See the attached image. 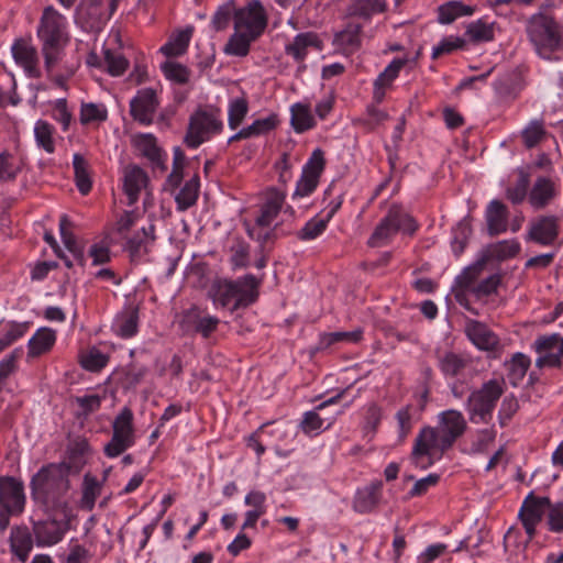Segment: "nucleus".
<instances>
[{
	"mask_svg": "<svg viewBox=\"0 0 563 563\" xmlns=\"http://www.w3.org/2000/svg\"><path fill=\"white\" fill-rule=\"evenodd\" d=\"M340 208V202L334 205L324 218L314 217L310 219L301 230L297 232V238L301 241H311L320 236L327 229L329 221Z\"/></svg>",
	"mask_w": 563,
	"mask_h": 563,
	"instance_id": "30",
	"label": "nucleus"
},
{
	"mask_svg": "<svg viewBox=\"0 0 563 563\" xmlns=\"http://www.w3.org/2000/svg\"><path fill=\"white\" fill-rule=\"evenodd\" d=\"M199 195V179L197 177L191 178L186 181L184 187L178 191L175 196V201L177 203V209L179 211H186L190 207H192Z\"/></svg>",
	"mask_w": 563,
	"mask_h": 563,
	"instance_id": "46",
	"label": "nucleus"
},
{
	"mask_svg": "<svg viewBox=\"0 0 563 563\" xmlns=\"http://www.w3.org/2000/svg\"><path fill=\"white\" fill-rule=\"evenodd\" d=\"M62 515V519L52 518L34 523L33 533L38 547H52L64 539L69 530L70 509H67V516L65 514Z\"/></svg>",
	"mask_w": 563,
	"mask_h": 563,
	"instance_id": "12",
	"label": "nucleus"
},
{
	"mask_svg": "<svg viewBox=\"0 0 563 563\" xmlns=\"http://www.w3.org/2000/svg\"><path fill=\"white\" fill-rule=\"evenodd\" d=\"M90 559L91 553L86 547L74 539L69 541L65 563H89Z\"/></svg>",
	"mask_w": 563,
	"mask_h": 563,
	"instance_id": "61",
	"label": "nucleus"
},
{
	"mask_svg": "<svg viewBox=\"0 0 563 563\" xmlns=\"http://www.w3.org/2000/svg\"><path fill=\"white\" fill-rule=\"evenodd\" d=\"M73 167L78 190L82 195H87L91 189L88 162L81 154L75 153L73 156Z\"/></svg>",
	"mask_w": 563,
	"mask_h": 563,
	"instance_id": "45",
	"label": "nucleus"
},
{
	"mask_svg": "<svg viewBox=\"0 0 563 563\" xmlns=\"http://www.w3.org/2000/svg\"><path fill=\"white\" fill-rule=\"evenodd\" d=\"M191 34V29L179 31L177 34L172 36L166 44H164L161 47V52L166 56L183 55L188 48Z\"/></svg>",
	"mask_w": 563,
	"mask_h": 563,
	"instance_id": "47",
	"label": "nucleus"
},
{
	"mask_svg": "<svg viewBox=\"0 0 563 563\" xmlns=\"http://www.w3.org/2000/svg\"><path fill=\"white\" fill-rule=\"evenodd\" d=\"M290 124L296 133H303L317 124L309 103L297 102L290 107Z\"/></svg>",
	"mask_w": 563,
	"mask_h": 563,
	"instance_id": "29",
	"label": "nucleus"
},
{
	"mask_svg": "<svg viewBox=\"0 0 563 563\" xmlns=\"http://www.w3.org/2000/svg\"><path fill=\"white\" fill-rule=\"evenodd\" d=\"M558 236V219L542 217L531 223L529 239L542 245L551 244Z\"/></svg>",
	"mask_w": 563,
	"mask_h": 563,
	"instance_id": "27",
	"label": "nucleus"
},
{
	"mask_svg": "<svg viewBox=\"0 0 563 563\" xmlns=\"http://www.w3.org/2000/svg\"><path fill=\"white\" fill-rule=\"evenodd\" d=\"M211 291L216 305L227 307L233 302L234 307H240V305H238L236 286L234 282L219 280L213 284Z\"/></svg>",
	"mask_w": 563,
	"mask_h": 563,
	"instance_id": "39",
	"label": "nucleus"
},
{
	"mask_svg": "<svg viewBox=\"0 0 563 563\" xmlns=\"http://www.w3.org/2000/svg\"><path fill=\"white\" fill-rule=\"evenodd\" d=\"M438 365L444 376L460 375L468 365V360L460 354L446 352L439 356Z\"/></svg>",
	"mask_w": 563,
	"mask_h": 563,
	"instance_id": "42",
	"label": "nucleus"
},
{
	"mask_svg": "<svg viewBox=\"0 0 563 563\" xmlns=\"http://www.w3.org/2000/svg\"><path fill=\"white\" fill-rule=\"evenodd\" d=\"M448 552V544L439 542L428 545L416 558V563H433Z\"/></svg>",
	"mask_w": 563,
	"mask_h": 563,
	"instance_id": "63",
	"label": "nucleus"
},
{
	"mask_svg": "<svg viewBox=\"0 0 563 563\" xmlns=\"http://www.w3.org/2000/svg\"><path fill=\"white\" fill-rule=\"evenodd\" d=\"M37 36L42 43L48 45L66 44L68 41L67 19L54 7H46L40 19Z\"/></svg>",
	"mask_w": 563,
	"mask_h": 563,
	"instance_id": "9",
	"label": "nucleus"
},
{
	"mask_svg": "<svg viewBox=\"0 0 563 563\" xmlns=\"http://www.w3.org/2000/svg\"><path fill=\"white\" fill-rule=\"evenodd\" d=\"M140 214L135 211L123 212L115 222V231L126 243L128 238L132 234V229L137 224Z\"/></svg>",
	"mask_w": 563,
	"mask_h": 563,
	"instance_id": "58",
	"label": "nucleus"
},
{
	"mask_svg": "<svg viewBox=\"0 0 563 563\" xmlns=\"http://www.w3.org/2000/svg\"><path fill=\"white\" fill-rule=\"evenodd\" d=\"M529 177L523 172H520L516 185L507 189V198L512 203H520L525 200L528 192Z\"/></svg>",
	"mask_w": 563,
	"mask_h": 563,
	"instance_id": "62",
	"label": "nucleus"
},
{
	"mask_svg": "<svg viewBox=\"0 0 563 563\" xmlns=\"http://www.w3.org/2000/svg\"><path fill=\"white\" fill-rule=\"evenodd\" d=\"M101 493V483L92 475L87 473L82 482V495L80 499L81 508L92 510L96 499Z\"/></svg>",
	"mask_w": 563,
	"mask_h": 563,
	"instance_id": "48",
	"label": "nucleus"
},
{
	"mask_svg": "<svg viewBox=\"0 0 563 563\" xmlns=\"http://www.w3.org/2000/svg\"><path fill=\"white\" fill-rule=\"evenodd\" d=\"M257 38V36L247 32L235 31L229 38L224 52L228 55L233 56H245L250 51L251 43Z\"/></svg>",
	"mask_w": 563,
	"mask_h": 563,
	"instance_id": "44",
	"label": "nucleus"
},
{
	"mask_svg": "<svg viewBox=\"0 0 563 563\" xmlns=\"http://www.w3.org/2000/svg\"><path fill=\"white\" fill-rule=\"evenodd\" d=\"M223 130L224 122L220 108L216 106L199 107L189 117L184 142L188 147L197 148L212 137L220 135Z\"/></svg>",
	"mask_w": 563,
	"mask_h": 563,
	"instance_id": "4",
	"label": "nucleus"
},
{
	"mask_svg": "<svg viewBox=\"0 0 563 563\" xmlns=\"http://www.w3.org/2000/svg\"><path fill=\"white\" fill-rule=\"evenodd\" d=\"M339 397L340 396L332 397L319 404L314 410L305 412L300 422L301 430L308 435H313L329 428L332 424V419L321 418L318 411L325 408L330 404L336 402Z\"/></svg>",
	"mask_w": 563,
	"mask_h": 563,
	"instance_id": "28",
	"label": "nucleus"
},
{
	"mask_svg": "<svg viewBox=\"0 0 563 563\" xmlns=\"http://www.w3.org/2000/svg\"><path fill=\"white\" fill-rule=\"evenodd\" d=\"M383 486L382 481H374L357 488L352 501L353 510L361 515L376 511L383 501Z\"/></svg>",
	"mask_w": 563,
	"mask_h": 563,
	"instance_id": "16",
	"label": "nucleus"
},
{
	"mask_svg": "<svg viewBox=\"0 0 563 563\" xmlns=\"http://www.w3.org/2000/svg\"><path fill=\"white\" fill-rule=\"evenodd\" d=\"M135 444V429L133 424V412L124 407L117 415L112 422L111 440L104 445V454L117 457Z\"/></svg>",
	"mask_w": 563,
	"mask_h": 563,
	"instance_id": "7",
	"label": "nucleus"
},
{
	"mask_svg": "<svg viewBox=\"0 0 563 563\" xmlns=\"http://www.w3.org/2000/svg\"><path fill=\"white\" fill-rule=\"evenodd\" d=\"M466 35L474 42H488L494 38L493 25L477 20L467 26Z\"/></svg>",
	"mask_w": 563,
	"mask_h": 563,
	"instance_id": "57",
	"label": "nucleus"
},
{
	"mask_svg": "<svg viewBox=\"0 0 563 563\" xmlns=\"http://www.w3.org/2000/svg\"><path fill=\"white\" fill-rule=\"evenodd\" d=\"M249 113V100L242 95L231 98L228 103V125L231 130H236Z\"/></svg>",
	"mask_w": 563,
	"mask_h": 563,
	"instance_id": "43",
	"label": "nucleus"
},
{
	"mask_svg": "<svg viewBox=\"0 0 563 563\" xmlns=\"http://www.w3.org/2000/svg\"><path fill=\"white\" fill-rule=\"evenodd\" d=\"M186 164V157L180 148H175L174 151V161H173V170L167 177L166 188L168 190H175L183 180V169Z\"/></svg>",
	"mask_w": 563,
	"mask_h": 563,
	"instance_id": "55",
	"label": "nucleus"
},
{
	"mask_svg": "<svg viewBox=\"0 0 563 563\" xmlns=\"http://www.w3.org/2000/svg\"><path fill=\"white\" fill-rule=\"evenodd\" d=\"M324 165L323 152L320 148L314 150L302 167L301 176L292 194L294 199L308 197L316 190Z\"/></svg>",
	"mask_w": 563,
	"mask_h": 563,
	"instance_id": "10",
	"label": "nucleus"
},
{
	"mask_svg": "<svg viewBox=\"0 0 563 563\" xmlns=\"http://www.w3.org/2000/svg\"><path fill=\"white\" fill-rule=\"evenodd\" d=\"M504 391L505 382L498 378L489 379L478 389L473 390L466 402L470 420L473 423H487Z\"/></svg>",
	"mask_w": 563,
	"mask_h": 563,
	"instance_id": "6",
	"label": "nucleus"
},
{
	"mask_svg": "<svg viewBox=\"0 0 563 563\" xmlns=\"http://www.w3.org/2000/svg\"><path fill=\"white\" fill-rule=\"evenodd\" d=\"M134 145L150 161L157 163L161 161V148L152 134L137 135L134 140Z\"/></svg>",
	"mask_w": 563,
	"mask_h": 563,
	"instance_id": "53",
	"label": "nucleus"
},
{
	"mask_svg": "<svg viewBox=\"0 0 563 563\" xmlns=\"http://www.w3.org/2000/svg\"><path fill=\"white\" fill-rule=\"evenodd\" d=\"M68 476L64 464L51 463L43 466L31 479L33 498L47 510L67 516L70 488Z\"/></svg>",
	"mask_w": 563,
	"mask_h": 563,
	"instance_id": "2",
	"label": "nucleus"
},
{
	"mask_svg": "<svg viewBox=\"0 0 563 563\" xmlns=\"http://www.w3.org/2000/svg\"><path fill=\"white\" fill-rule=\"evenodd\" d=\"M548 526L552 532H563V503L549 506L548 508Z\"/></svg>",
	"mask_w": 563,
	"mask_h": 563,
	"instance_id": "64",
	"label": "nucleus"
},
{
	"mask_svg": "<svg viewBox=\"0 0 563 563\" xmlns=\"http://www.w3.org/2000/svg\"><path fill=\"white\" fill-rule=\"evenodd\" d=\"M29 330V322H9L0 334V352L23 338Z\"/></svg>",
	"mask_w": 563,
	"mask_h": 563,
	"instance_id": "50",
	"label": "nucleus"
},
{
	"mask_svg": "<svg viewBox=\"0 0 563 563\" xmlns=\"http://www.w3.org/2000/svg\"><path fill=\"white\" fill-rule=\"evenodd\" d=\"M549 506L548 497H537L532 493L523 500L518 516L528 536V541L536 536L537 526L542 521Z\"/></svg>",
	"mask_w": 563,
	"mask_h": 563,
	"instance_id": "13",
	"label": "nucleus"
},
{
	"mask_svg": "<svg viewBox=\"0 0 563 563\" xmlns=\"http://www.w3.org/2000/svg\"><path fill=\"white\" fill-rule=\"evenodd\" d=\"M11 550L14 555L21 561L25 562L33 548L31 533L26 528H14L10 536Z\"/></svg>",
	"mask_w": 563,
	"mask_h": 563,
	"instance_id": "36",
	"label": "nucleus"
},
{
	"mask_svg": "<svg viewBox=\"0 0 563 563\" xmlns=\"http://www.w3.org/2000/svg\"><path fill=\"white\" fill-rule=\"evenodd\" d=\"M388 118L387 112L375 107L368 106L366 109V117L358 119L357 123L367 132L373 131L376 126L383 123Z\"/></svg>",
	"mask_w": 563,
	"mask_h": 563,
	"instance_id": "59",
	"label": "nucleus"
},
{
	"mask_svg": "<svg viewBox=\"0 0 563 563\" xmlns=\"http://www.w3.org/2000/svg\"><path fill=\"white\" fill-rule=\"evenodd\" d=\"M364 422L363 430L366 434H373L382 419V409L376 404L372 402L364 407Z\"/></svg>",
	"mask_w": 563,
	"mask_h": 563,
	"instance_id": "60",
	"label": "nucleus"
},
{
	"mask_svg": "<svg viewBox=\"0 0 563 563\" xmlns=\"http://www.w3.org/2000/svg\"><path fill=\"white\" fill-rule=\"evenodd\" d=\"M487 262L481 257L473 264L465 267L461 274H459L455 278V285L456 287L463 292V294H470L473 289V287L476 286V282L478 277L482 275L485 265Z\"/></svg>",
	"mask_w": 563,
	"mask_h": 563,
	"instance_id": "31",
	"label": "nucleus"
},
{
	"mask_svg": "<svg viewBox=\"0 0 563 563\" xmlns=\"http://www.w3.org/2000/svg\"><path fill=\"white\" fill-rule=\"evenodd\" d=\"M418 228V222L404 206L391 203L368 238L367 244L371 247L386 246L398 233L411 236Z\"/></svg>",
	"mask_w": 563,
	"mask_h": 563,
	"instance_id": "3",
	"label": "nucleus"
},
{
	"mask_svg": "<svg viewBox=\"0 0 563 563\" xmlns=\"http://www.w3.org/2000/svg\"><path fill=\"white\" fill-rule=\"evenodd\" d=\"M278 117L275 113L265 118L254 120L250 125L245 126L250 139L264 135L275 130L278 125Z\"/></svg>",
	"mask_w": 563,
	"mask_h": 563,
	"instance_id": "54",
	"label": "nucleus"
},
{
	"mask_svg": "<svg viewBox=\"0 0 563 563\" xmlns=\"http://www.w3.org/2000/svg\"><path fill=\"white\" fill-rule=\"evenodd\" d=\"M90 453V445L84 438L71 440L67 446L65 459L58 464L67 466L69 474H78L86 464L87 455Z\"/></svg>",
	"mask_w": 563,
	"mask_h": 563,
	"instance_id": "22",
	"label": "nucleus"
},
{
	"mask_svg": "<svg viewBox=\"0 0 563 563\" xmlns=\"http://www.w3.org/2000/svg\"><path fill=\"white\" fill-rule=\"evenodd\" d=\"M464 332L467 339L481 351L498 352L501 350L498 335L485 323L477 320H468Z\"/></svg>",
	"mask_w": 563,
	"mask_h": 563,
	"instance_id": "15",
	"label": "nucleus"
},
{
	"mask_svg": "<svg viewBox=\"0 0 563 563\" xmlns=\"http://www.w3.org/2000/svg\"><path fill=\"white\" fill-rule=\"evenodd\" d=\"M317 44V35L311 32L297 34L291 42L286 44L285 52L296 62L301 63L308 54V48Z\"/></svg>",
	"mask_w": 563,
	"mask_h": 563,
	"instance_id": "33",
	"label": "nucleus"
},
{
	"mask_svg": "<svg viewBox=\"0 0 563 563\" xmlns=\"http://www.w3.org/2000/svg\"><path fill=\"white\" fill-rule=\"evenodd\" d=\"M103 60L107 71L114 77L121 76L129 67V60L119 51L103 49Z\"/></svg>",
	"mask_w": 563,
	"mask_h": 563,
	"instance_id": "51",
	"label": "nucleus"
},
{
	"mask_svg": "<svg viewBox=\"0 0 563 563\" xmlns=\"http://www.w3.org/2000/svg\"><path fill=\"white\" fill-rule=\"evenodd\" d=\"M234 283L236 286L238 305L245 307L257 299L260 280L254 275H245Z\"/></svg>",
	"mask_w": 563,
	"mask_h": 563,
	"instance_id": "34",
	"label": "nucleus"
},
{
	"mask_svg": "<svg viewBox=\"0 0 563 563\" xmlns=\"http://www.w3.org/2000/svg\"><path fill=\"white\" fill-rule=\"evenodd\" d=\"M556 195V183L549 177L541 176L533 183L528 195V201L533 209L540 210L545 208Z\"/></svg>",
	"mask_w": 563,
	"mask_h": 563,
	"instance_id": "19",
	"label": "nucleus"
},
{
	"mask_svg": "<svg viewBox=\"0 0 563 563\" xmlns=\"http://www.w3.org/2000/svg\"><path fill=\"white\" fill-rule=\"evenodd\" d=\"M155 232L156 227L154 221L151 219L146 224L140 227L136 231L130 234L126 243H124L125 250L131 254V256L147 253L156 240Z\"/></svg>",
	"mask_w": 563,
	"mask_h": 563,
	"instance_id": "20",
	"label": "nucleus"
},
{
	"mask_svg": "<svg viewBox=\"0 0 563 563\" xmlns=\"http://www.w3.org/2000/svg\"><path fill=\"white\" fill-rule=\"evenodd\" d=\"M148 178L146 173L136 165H129L123 170V190L128 198V205H134L143 189L146 188Z\"/></svg>",
	"mask_w": 563,
	"mask_h": 563,
	"instance_id": "21",
	"label": "nucleus"
},
{
	"mask_svg": "<svg viewBox=\"0 0 563 563\" xmlns=\"http://www.w3.org/2000/svg\"><path fill=\"white\" fill-rule=\"evenodd\" d=\"M530 364V357L520 352L515 353L509 361L505 362L511 385L517 386L523 379Z\"/></svg>",
	"mask_w": 563,
	"mask_h": 563,
	"instance_id": "40",
	"label": "nucleus"
},
{
	"mask_svg": "<svg viewBox=\"0 0 563 563\" xmlns=\"http://www.w3.org/2000/svg\"><path fill=\"white\" fill-rule=\"evenodd\" d=\"M286 199V194L275 188L266 192V199L261 208V213L256 219L260 227H269L277 214L282 211Z\"/></svg>",
	"mask_w": 563,
	"mask_h": 563,
	"instance_id": "23",
	"label": "nucleus"
},
{
	"mask_svg": "<svg viewBox=\"0 0 563 563\" xmlns=\"http://www.w3.org/2000/svg\"><path fill=\"white\" fill-rule=\"evenodd\" d=\"M532 347L538 354L537 367H560L563 365V336L560 334L541 335L536 339Z\"/></svg>",
	"mask_w": 563,
	"mask_h": 563,
	"instance_id": "11",
	"label": "nucleus"
},
{
	"mask_svg": "<svg viewBox=\"0 0 563 563\" xmlns=\"http://www.w3.org/2000/svg\"><path fill=\"white\" fill-rule=\"evenodd\" d=\"M14 60L24 68L31 78H40L37 52L35 47L23 40H16L11 47Z\"/></svg>",
	"mask_w": 563,
	"mask_h": 563,
	"instance_id": "18",
	"label": "nucleus"
},
{
	"mask_svg": "<svg viewBox=\"0 0 563 563\" xmlns=\"http://www.w3.org/2000/svg\"><path fill=\"white\" fill-rule=\"evenodd\" d=\"M234 30L260 36L267 25V13L260 0H251L233 12Z\"/></svg>",
	"mask_w": 563,
	"mask_h": 563,
	"instance_id": "8",
	"label": "nucleus"
},
{
	"mask_svg": "<svg viewBox=\"0 0 563 563\" xmlns=\"http://www.w3.org/2000/svg\"><path fill=\"white\" fill-rule=\"evenodd\" d=\"M467 428L463 413L449 409L438 415L437 427H424L416 437L412 448V461L416 466L427 468L440 459Z\"/></svg>",
	"mask_w": 563,
	"mask_h": 563,
	"instance_id": "1",
	"label": "nucleus"
},
{
	"mask_svg": "<svg viewBox=\"0 0 563 563\" xmlns=\"http://www.w3.org/2000/svg\"><path fill=\"white\" fill-rule=\"evenodd\" d=\"M139 327V314L135 309H129L118 314L113 322L115 333L123 338L129 339L136 334Z\"/></svg>",
	"mask_w": 563,
	"mask_h": 563,
	"instance_id": "37",
	"label": "nucleus"
},
{
	"mask_svg": "<svg viewBox=\"0 0 563 563\" xmlns=\"http://www.w3.org/2000/svg\"><path fill=\"white\" fill-rule=\"evenodd\" d=\"M25 166L21 155L4 151L0 153V181H10L16 178Z\"/></svg>",
	"mask_w": 563,
	"mask_h": 563,
	"instance_id": "35",
	"label": "nucleus"
},
{
	"mask_svg": "<svg viewBox=\"0 0 563 563\" xmlns=\"http://www.w3.org/2000/svg\"><path fill=\"white\" fill-rule=\"evenodd\" d=\"M24 504L23 483L11 476H0V507L7 512H22Z\"/></svg>",
	"mask_w": 563,
	"mask_h": 563,
	"instance_id": "14",
	"label": "nucleus"
},
{
	"mask_svg": "<svg viewBox=\"0 0 563 563\" xmlns=\"http://www.w3.org/2000/svg\"><path fill=\"white\" fill-rule=\"evenodd\" d=\"M108 109L106 104L100 102H82L79 111V122L82 125H99L107 121Z\"/></svg>",
	"mask_w": 563,
	"mask_h": 563,
	"instance_id": "38",
	"label": "nucleus"
},
{
	"mask_svg": "<svg viewBox=\"0 0 563 563\" xmlns=\"http://www.w3.org/2000/svg\"><path fill=\"white\" fill-rule=\"evenodd\" d=\"M520 250V243L516 239H509L488 244L481 255L486 262H504L515 257Z\"/></svg>",
	"mask_w": 563,
	"mask_h": 563,
	"instance_id": "26",
	"label": "nucleus"
},
{
	"mask_svg": "<svg viewBox=\"0 0 563 563\" xmlns=\"http://www.w3.org/2000/svg\"><path fill=\"white\" fill-rule=\"evenodd\" d=\"M485 219L489 235L504 233L508 228V209L499 200H493L487 206Z\"/></svg>",
	"mask_w": 563,
	"mask_h": 563,
	"instance_id": "25",
	"label": "nucleus"
},
{
	"mask_svg": "<svg viewBox=\"0 0 563 563\" xmlns=\"http://www.w3.org/2000/svg\"><path fill=\"white\" fill-rule=\"evenodd\" d=\"M474 13V9L465 5L461 1H450L439 7L438 21L442 24H450L461 16H468Z\"/></svg>",
	"mask_w": 563,
	"mask_h": 563,
	"instance_id": "41",
	"label": "nucleus"
},
{
	"mask_svg": "<svg viewBox=\"0 0 563 563\" xmlns=\"http://www.w3.org/2000/svg\"><path fill=\"white\" fill-rule=\"evenodd\" d=\"M56 331L51 328H40L27 342V357L35 358L48 353L56 342Z\"/></svg>",
	"mask_w": 563,
	"mask_h": 563,
	"instance_id": "24",
	"label": "nucleus"
},
{
	"mask_svg": "<svg viewBox=\"0 0 563 563\" xmlns=\"http://www.w3.org/2000/svg\"><path fill=\"white\" fill-rule=\"evenodd\" d=\"M161 69L166 79L172 82L185 85L190 79V70L185 65L177 62L166 60L161 65Z\"/></svg>",
	"mask_w": 563,
	"mask_h": 563,
	"instance_id": "52",
	"label": "nucleus"
},
{
	"mask_svg": "<svg viewBox=\"0 0 563 563\" xmlns=\"http://www.w3.org/2000/svg\"><path fill=\"white\" fill-rule=\"evenodd\" d=\"M527 33L537 53L543 58H549L561 46V27L549 14H533L528 21Z\"/></svg>",
	"mask_w": 563,
	"mask_h": 563,
	"instance_id": "5",
	"label": "nucleus"
},
{
	"mask_svg": "<svg viewBox=\"0 0 563 563\" xmlns=\"http://www.w3.org/2000/svg\"><path fill=\"white\" fill-rule=\"evenodd\" d=\"M33 133L37 147L42 148L47 154H53L55 152L56 129L53 124L45 120H37L34 123Z\"/></svg>",
	"mask_w": 563,
	"mask_h": 563,
	"instance_id": "32",
	"label": "nucleus"
},
{
	"mask_svg": "<svg viewBox=\"0 0 563 563\" xmlns=\"http://www.w3.org/2000/svg\"><path fill=\"white\" fill-rule=\"evenodd\" d=\"M363 331L356 329L353 331H339L331 333H323L320 335L319 349H327L335 343H357L361 341Z\"/></svg>",
	"mask_w": 563,
	"mask_h": 563,
	"instance_id": "49",
	"label": "nucleus"
},
{
	"mask_svg": "<svg viewBox=\"0 0 563 563\" xmlns=\"http://www.w3.org/2000/svg\"><path fill=\"white\" fill-rule=\"evenodd\" d=\"M501 283L500 274H493L482 282L477 283L475 287H473L470 295L474 296L476 299H483L495 294Z\"/></svg>",
	"mask_w": 563,
	"mask_h": 563,
	"instance_id": "56",
	"label": "nucleus"
},
{
	"mask_svg": "<svg viewBox=\"0 0 563 563\" xmlns=\"http://www.w3.org/2000/svg\"><path fill=\"white\" fill-rule=\"evenodd\" d=\"M158 107L156 91L144 88L137 91L130 102V112L134 120L142 124H151Z\"/></svg>",
	"mask_w": 563,
	"mask_h": 563,
	"instance_id": "17",
	"label": "nucleus"
}]
</instances>
